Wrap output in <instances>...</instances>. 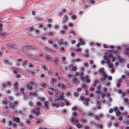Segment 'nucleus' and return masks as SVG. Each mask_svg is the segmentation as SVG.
Segmentation results:
<instances>
[{"mask_svg":"<svg viewBox=\"0 0 129 129\" xmlns=\"http://www.w3.org/2000/svg\"><path fill=\"white\" fill-rule=\"evenodd\" d=\"M61 61L62 63L63 64H67V62L66 61L67 58L65 56H63L60 57Z\"/></svg>","mask_w":129,"mask_h":129,"instance_id":"1a4fd4ad","label":"nucleus"},{"mask_svg":"<svg viewBox=\"0 0 129 129\" xmlns=\"http://www.w3.org/2000/svg\"><path fill=\"white\" fill-rule=\"evenodd\" d=\"M106 78L103 77L101 78L100 80L102 82H103V81L105 80H106Z\"/></svg>","mask_w":129,"mask_h":129,"instance_id":"69168bd1","label":"nucleus"},{"mask_svg":"<svg viewBox=\"0 0 129 129\" xmlns=\"http://www.w3.org/2000/svg\"><path fill=\"white\" fill-rule=\"evenodd\" d=\"M41 67L43 70L45 71L47 70H48V66L46 64H44L42 65Z\"/></svg>","mask_w":129,"mask_h":129,"instance_id":"2eb2a0df","label":"nucleus"},{"mask_svg":"<svg viewBox=\"0 0 129 129\" xmlns=\"http://www.w3.org/2000/svg\"><path fill=\"white\" fill-rule=\"evenodd\" d=\"M18 102L17 101H16L13 103H10L9 104V106L10 108L12 110H15L18 106Z\"/></svg>","mask_w":129,"mask_h":129,"instance_id":"f03ea898","label":"nucleus"},{"mask_svg":"<svg viewBox=\"0 0 129 129\" xmlns=\"http://www.w3.org/2000/svg\"><path fill=\"white\" fill-rule=\"evenodd\" d=\"M39 100H41V101H44L45 100V98H44L39 97Z\"/></svg>","mask_w":129,"mask_h":129,"instance_id":"13d9d810","label":"nucleus"},{"mask_svg":"<svg viewBox=\"0 0 129 129\" xmlns=\"http://www.w3.org/2000/svg\"><path fill=\"white\" fill-rule=\"evenodd\" d=\"M13 121L19 122L20 121V119L18 117H14L13 118Z\"/></svg>","mask_w":129,"mask_h":129,"instance_id":"6ab92c4d","label":"nucleus"},{"mask_svg":"<svg viewBox=\"0 0 129 129\" xmlns=\"http://www.w3.org/2000/svg\"><path fill=\"white\" fill-rule=\"evenodd\" d=\"M73 24L72 23H69L68 24V26L72 27H73Z\"/></svg>","mask_w":129,"mask_h":129,"instance_id":"680f3d73","label":"nucleus"},{"mask_svg":"<svg viewBox=\"0 0 129 129\" xmlns=\"http://www.w3.org/2000/svg\"><path fill=\"white\" fill-rule=\"evenodd\" d=\"M74 95L75 96H78L79 95V94L77 92H75L74 93Z\"/></svg>","mask_w":129,"mask_h":129,"instance_id":"774afa93","label":"nucleus"},{"mask_svg":"<svg viewBox=\"0 0 129 129\" xmlns=\"http://www.w3.org/2000/svg\"><path fill=\"white\" fill-rule=\"evenodd\" d=\"M80 121H81L84 124L86 122V120L85 119H81Z\"/></svg>","mask_w":129,"mask_h":129,"instance_id":"79ce46f5","label":"nucleus"},{"mask_svg":"<svg viewBox=\"0 0 129 129\" xmlns=\"http://www.w3.org/2000/svg\"><path fill=\"white\" fill-rule=\"evenodd\" d=\"M113 55L111 54H109L107 56L105 55L104 56V59L106 60V63H110V60L109 57H111Z\"/></svg>","mask_w":129,"mask_h":129,"instance_id":"7ed1b4c3","label":"nucleus"},{"mask_svg":"<svg viewBox=\"0 0 129 129\" xmlns=\"http://www.w3.org/2000/svg\"><path fill=\"white\" fill-rule=\"evenodd\" d=\"M124 101L126 103H127V104H128V100L127 98H124Z\"/></svg>","mask_w":129,"mask_h":129,"instance_id":"37998d69","label":"nucleus"},{"mask_svg":"<svg viewBox=\"0 0 129 129\" xmlns=\"http://www.w3.org/2000/svg\"><path fill=\"white\" fill-rule=\"evenodd\" d=\"M29 105L31 107H32L33 105V102L30 101L28 103Z\"/></svg>","mask_w":129,"mask_h":129,"instance_id":"338daca9","label":"nucleus"},{"mask_svg":"<svg viewBox=\"0 0 129 129\" xmlns=\"http://www.w3.org/2000/svg\"><path fill=\"white\" fill-rule=\"evenodd\" d=\"M48 89L50 90H48V93L50 95H53V92H56V91L55 89L52 87L49 88Z\"/></svg>","mask_w":129,"mask_h":129,"instance_id":"9d476101","label":"nucleus"},{"mask_svg":"<svg viewBox=\"0 0 129 129\" xmlns=\"http://www.w3.org/2000/svg\"><path fill=\"white\" fill-rule=\"evenodd\" d=\"M71 67H72V70L73 71H76L77 70L76 67V66H73V64H70L66 66L65 67V69L69 70Z\"/></svg>","mask_w":129,"mask_h":129,"instance_id":"20e7f679","label":"nucleus"},{"mask_svg":"<svg viewBox=\"0 0 129 129\" xmlns=\"http://www.w3.org/2000/svg\"><path fill=\"white\" fill-rule=\"evenodd\" d=\"M30 96H37V93L36 92H31L29 93Z\"/></svg>","mask_w":129,"mask_h":129,"instance_id":"5701e85b","label":"nucleus"},{"mask_svg":"<svg viewBox=\"0 0 129 129\" xmlns=\"http://www.w3.org/2000/svg\"><path fill=\"white\" fill-rule=\"evenodd\" d=\"M77 18V17L74 14H73L72 16V19H76Z\"/></svg>","mask_w":129,"mask_h":129,"instance_id":"09e8293b","label":"nucleus"},{"mask_svg":"<svg viewBox=\"0 0 129 129\" xmlns=\"http://www.w3.org/2000/svg\"><path fill=\"white\" fill-rule=\"evenodd\" d=\"M46 59L47 61H48L52 59V57L49 55H47L46 56Z\"/></svg>","mask_w":129,"mask_h":129,"instance_id":"b1692460","label":"nucleus"},{"mask_svg":"<svg viewBox=\"0 0 129 129\" xmlns=\"http://www.w3.org/2000/svg\"><path fill=\"white\" fill-rule=\"evenodd\" d=\"M97 88L98 90H100L101 88V85L99 84L98 85V86L97 87Z\"/></svg>","mask_w":129,"mask_h":129,"instance_id":"052dcab7","label":"nucleus"},{"mask_svg":"<svg viewBox=\"0 0 129 129\" xmlns=\"http://www.w3.org/2000/svg\"><path fill=\"white\" fill-rule=\"evenodd\" d=\"M72 34L74 36L77 35L76 32H75L73 30H71L69 32V34Z\"/></svg>","mask_w":129,"mask_h":129,"instance_id":"cd10ccee","label":"nucleus"},{"mask_svg":"<svg viewBox=\"0 0 129 129\" xmlns=\"http://www.w3.org/2000/svg\"><path fill=\"white\" fill-rule=\"evenodd\" d=\"M2 85L3 87H5L7 86V84L5 82L4 83H2Z\"/></svg>","mask_w":129,"mask_h":129,"instance_id":"8fccbe9b","label":"nucleus"},{"mask_svg":"<svg viewBox=\"0 0 129 129\" xmlns=\"http://www.w3.org/2000/svg\"><path fill=\"white\" fill-rule=\"evenodd\" d=\"M38 68H36V70H34V71H31V70L29 69H28L26 70V72H29L30 74H31L33 75H35L37 71H38Z\"/></svg>","mask_w":129,"mask_h":129,"instance_id":"6e6552de","label":"nucleus"},{"mask_svg":"<svg viewBox=\"0 0 129 129\" xmlns=\"http://www.w3.org/2000/svg\"><path fill=\"white\" fill-rule=\"evenodd\" d=\"M104 68H102L99 70V71H98V72L99 73H100V74H104Z\"/></svg>","mask_w":129,"mask_h":129,"instance_id":"aec40b11","label":"nucleus"},{"mask_svg":"<svg viewBox=\"0 0 129 129\" xmlns=\"http://www.w3.org/2000/svg\"><path fill=\"white\" fill-rule=\"evenodd\" d=\"M12 69L13 70V73L14 74H16V73H17L19 71L18 70L15 68H12Z\"/></svg>","mask_w":129,"mask_h":129,"instance_id":"4be33fe9","label":"nucleus"},{"mask_svg":"<svg viewBox=\"0 0 129 129\" xmlns=\"http://www.w3.org/2000/svg\"><path fill=\"white\" fill-rule=\"evenodd\" d=\"M77 114L76 112H73L72 113V117L70 118V122L72 123L74 122L76 123L75 125L76 126L79 128H80L83 126L80 123H78L79 122L78 118L77 117Z\"/></svg>","mask_w":129,"mask_h":129,"instance_id":"f257e3e1","label":"nucleus"},{"mask_svg":"<svg viewBox=\"0 0 129 129\" xmlns=\"http://www.w3.org/2000/svg\"><path fill=\"white\" fill-rule=\"evenodd\" d=\"M63 40L62 39H61L60 40H59L58 42L59 44V45H61L63 43Z\"/></svg>","mask_w":129,"mask_h":129,"instance_id":"7c9ffc66","label":"nucleus"},{"mask_svg":"<svg viewBox=\"0 0 129 129\" xmlns=\"http://www.w3.org/2000/svg\"><path fill=\"white\" fill-rule=\"evenodd\" d=\"M2 101L3 103L6 105H7L8 104V101H7L5 99L2 100Z\"/></svg>","mask_w":129,"mask_h":129,"instance_id":"a878e982","label":"nucleus"},{"mask_svg":"<svg viewBox=\"0 0 129 129\" xmlns=\"http://www.w3.org/2000/svg\"><path fill=\"white\" fill-rule=\"evenodd\" d=\"M110 71L111 73H114L115 72V70L114 68H112V69L110 70Z\"/></svg>","mask_w":129,"mask_h":129,"instance_id":"bf43d9fd","label":"nucleus"},{"mask_svg":"<svg viewBox=\"0 0 129 129\" xmlns=\"http://www.w3.org/2000/svg\"><path fill=\"white\" fill-rule=\"evenodd\" d=\"M58 87L60 89H65L66 88V86L63 84L59 83L58 84Z\"/></svg>","mask_w":129,"mask_h":129,"instance_id":"f8f14e48","label":"nucleus"},{"mask_svg":"<svg viewBox=\"0 0 129 129\" xmlns=\"http://www.w3.org/2000/svg\"><path fill=\"white\" fill-rule=\"evenodd\" d=\"M21 94V93L20 92H16L15 93V95L17 96H20Z\"/></svg>","mask_w":129,"mask_h":129,"instance_id":"6e6d98bb","label":"nucleus"},{"mask_svg":"<svg viewBox=\"0 0 129 129\" xmlns=\"http://www.w3.org/2000/svg\"><path fill=\"white\" fill-rule=\"evenodd\" d=\"M39 108L37 107L34 109L32 111H31V112L33 113H35L36 115H38L39 114Z\"/></svg>","mask_w":129,"mask_h":129,"instance_id":"423d86ee","label":"nucleus"},{"mask_svg":"<svg viewBox=\"0 0 129 129\" xmlns=\"http://www.w3.org/2000/svg\"><path fill=\"white\" fill-rule=\"evenodd\" d=\"M124 49L125 51H128L129 50V47L126 46V47H125Z\"/></svg>","mask_w":129,"mask_h":129,"instance_id":"c03bdc74","label":"nucleus"},{"mask_svg":"<svg viewBox=\"0 0 129 129\" xmlns=\"http://www.w3.org/2000/svg\"><path fill=\"white\" fill-rule=\"evenodd\" d=\"M83 65L84 67H87V68L88 67V63L87 62H86L83 63Z\"/></svg>","mask_w":129,"mask_h":129,"instance_id":"a18cd8bd","label":"nucleus"},{"mask_svg":"<svg viewBox=\"0 0 129 129\" xmlns=\"http://www.w3.org/2000/svg\"><path fill=\"white\" fill-rule=\"evenodd\" d=\"M56 80V79L55 78H52V81L53 82V84H54V83Z\"/></svg>","mask_w":129,"mask_h":129,"instance_id":"5fc2aeb1","label":"nucleus"},{"mask_svg":"<svg viewBox=\"0 0 129 129\" xmlns=\"http://www.w3.org/2000/svg\"><path fill=\"white\" fill-rule=\"evenodd\" d=\"M62 29L66 30H67L68 29V28L67 26L66 25H64L63 26Z\"/></svg>","mask_w":129,"mask_h":129,"instance_id":"49530a36","label":"nucleus"},{"mask_svg":"<svg viewBox=\"0 0 129 129\" xmlns=\"http://www.w3.org/2000/svg\"><path fill=\"white\" fill-rule=\"evenodd\" d=\"M87 115L88 116H92V112H88Z\"/></svg>","mask_w":129,"mask_h":129,"instance_id":"de8ad7c7","label":"nucleus"},{"mask_svg":"<svg viewBox=\"0 0 129 129\" xmlns=\"http://www.w3.org/2000/svg\"><path fill=\"white\" fill-rule=\"evenodd\" d=\"M94 63V61L93 60H90L89 61V63L91 64V65H92Z\"/></svg>","mask_w":129,"mask_h":129,"instance_id":"e2e57ef3","label":"nucleus"},{"mask_svg":"<svg viewBox=\"0 0 129 129\" xmlns=\"http://www.w3.org/2000/svg\"><path fill=\"white\" fill-rule=\"evenodd\" d=\"M76 51L77 52H82V49L80 48L77 47L76 49Z\"/></svg>","mask_w":129,"mask_h":129,"instance_id":"a19ab883","label":"nucleus"},{"mask_svg":"<svg viewBox=\"0 0 129 129\" xmlns=\"http://www.w3.org/2000/svg\"><path fill=\"white\" fill-rule=\"evenodd\" d=\"M26 87L27 90H28L31 91L33 88L32 86L30 85V84H28V83L26 84Z\"/></svg>","mask_w":129,"mask_h":129,"instance_id":"4468645a","label":"nucleus"},{"mask_svg":"<svg viewBox=\"0 0 129 129\" xmlns=\"http://www.w3.org/2000/svg\"><path fill=\"white\" fill-rule=\"evenodd\" d=\"M79 39V43H80L81 45H84L85 43V42L84 41V40L81 38Z\"/></svg>","mask_w":129,"mask_h":129,"instance_id":"412c9836","label":"nucleus"},{"mask_svg":"<svg viewBox=\"0 0 129 129\" xmlns=\"http://www.w3.org/2000/svg\"><path fill=\"white\" fill-rule=\"evenodd\" d=\"M59 104V105L61 107H62L64 105V103L61 102V101H60Z\"/></svg>","mask_w":129,"mask_h":129,"instance_id":"4c0bfd02","label":"nucleus"},{"mask_svg":"<svg viewBox=\"0 0 129 129\" xmlns=\"http://www.w3.org/2000/svg\"><path fill=\"white\" fill-rule=\"evenodd\" d=\"M123 116L121 115L119 116V117L118 118V120L120 121L121 120L123 119Z\"/></svg>","mask_w":129,"mask_h":129,"instance_id":"4d7b16f0","label":"nucleus"},{"mask_svg":"<svg viewBox=\"0 0 129 129\" xmlns=\"http://www.w3.org/2000/svg\"><path fill=\"white\" fill-rule=\"evenodd\" d=\"M40 76L41 78H44L45 77V75L44 74H42L40 75Z\"/></svg>","mask_w":129,"mask_h":129,"instance_id":"0e129e2a","label":"nucleus"},{"mask_svg":"<svg viewBox=\"0 0 129 129\" xmlns=\"http://www.w3.org/2000/svg\"><path fill=\"white\" fill-rule=\"evenodd\" d=\"M42 104L40 102H38L36 104V105L38 106H40Z\"/></svg>","mask_w":129,"mask_h":129,"instance_id":"603ef678","label":"nucleus"},{"mask_svg":"<svg viewBox=\"0 0 129 129\" xmlns=\"http://www.w3.org/2000/svg\"><path fill=\"white\" fill-rule=\"evenodd\" d=\"M102 76L103 77H105V78H106L107 77L108 75L107 74L104 73V74H103Z\"/></svg>","mask_w":129,"mask_h":129,"instance_id":"3c124183","label":"nucleus"},{"mask_svg":"<svg viewBox=\"0 0 129 129\" xmlns=\"http://www.w3.org/2000/svg\"><path fill=\"white\" fill-rule=\"evenodd\" d=\"M63 45L66 47H68L69 45L67 42H64V41L63 42Z\"/></svg>","mask_w":129,"mask_h":129,"instance_id":"ea45409f","label":"nucleus"},{"mask_svg":"<svg viewBox=\"0 0 129 129\" xmlns=\"http://www.w3.org/2000/svg\"><path fill=\"white\" fill-rule=\"evenodd\" d=\"M28 83L30 84V85L32 86L35 85V82L33 81L29 82Z\"/></svg>","mask_w":129,"mask_h":129,"instance_id":"c85d7f7f","label":"nucleus"},{"mask_svg":"<svg viewBox=\"0 0 129 129\" xmlns=\"http://www.w3.org/2000/svg\"><path fill=\"white\" fill-rule=\"evenodd\" d=\"M121 112L119 111L116 112V115L117 116H118L121 115Z\"/></svg>","mask_w":129,"mask_h":129,"instance_id":"2f4dec72","label":"nucleus"},{"mask_svg":"<svg viewBox=\"0 0 129 129\" xmlns=\"http://www.w3.org/2000/svg\"><path fill=\"white\" fill-rule=\"evenodd\" d=\"M6 35V34L5 32L0 33V36L2 37H3Z\"/></svg>","mask_w":129,"mask_h":129,"instance_id":"72a5a7b5","label":"nucleus"},{"mask_svg":"<svg viewBox=\"0 0 129 129\" xmlns=\"http://www.w3.org/2000/svg\"><path fill=\"white\" fill-rule=\"evenodd\" d=\"M88 75H86L85 76V77H81V79L82 81H83V82H84L86 80V82L87 83H89L90 82V80L89 79H88Z\"/></svg>","mask_w":129,"mask_h":129,"instance_id":"0eeeda50","label":"nucleus"},{"mask_svg":"<svg viewBox=\"0 0 129 129\" xmlns=\"http://www.w3.org/2000/svg\"><path fill=\"white\" fill-rule=\"evenodd\" d=\"M51 106L52 107H55L56 108H58L59 107V102L54 103L51 104Z\"/></svg>","mask_w":129,"mask_h":129,"instance_id":"dca6fc26","label":"nucleus"},{"mask_svg":"<svg viewBox=\"0 0 129 129\" xmlns=\"http://www.w3.org/2000/svg\"><path fill=\"white\" fill-rule=\"evenodd\" d=\"M123 80L122 79H119L117 81V82L116 84V87H119L122 85V82Z\"/></svg>","mask_w":129,"mask_h":129,"instance_id":"ddd939ff","label":"nucleus"},{"mask_svg":"<svg viewBox=\"0 0 129 129\" xmlns=\"http://www.w3.org/2000/svg\"><path fill=\"white\" fill-rule=\"evenodd\" d=\"M60 50L61 51V53H63V52L64 51V50H65L64 48L63 47H62L60 48Z\"/></svg>","mask_w":129,"mask_h":129,"instance_id":"e433bc0d","label":"nucleus"},{"mask_svg":"<svg viewBox=\"0 0 129 129\" xmlns=\"http://www.w3.org/2000/svg\"><path fill=\"white\" fill-rule=\"evenodd\" d=\"M68 18V16L67 15H65L64 16V18H63V20L62 22V23L64 24L66 23Z\"/></svg>","mask_w":129,"mask_h":129,"instance_id":"f3484780","label":"nucleus"},{"mask_svg":"<svg viewBox=\"0 0 129 129\" xmlns=\"http://www.w3.org/2000/svg\"><path fill=\"white\" fill-rule=\"evenodd\" d=\"M78 80L76 78H74L72 79V81L73 83H76L77 81Z\"/></svg>","mask_w":129,"mask_h":129,"instance_id":"c9c22d12","label":"nucleus"},{"mask_svg":"<svg viewBox=\"0 0 129 129\" xmlns=\"http://www.w3.org/2000/svg\"><path fill=\"white\" fill-rule=\"evenodd\" d=\"M83 104L85 106H87L88 104V102H86L85 101H84L83 102Z\"/></svg>","mask_w":129,"mask_h":129,"instance_id":"864d4df0","label":"nucleus"},{"mask_svg":"<svg viewBox=\"0 0 129 129\" xmlns=\"http://www.w3.org/2000/svg\"><path fill=\"white\" fill-rule=\"evenodd\" d=\"M120 56H118V58L119 59L118 60L120 62L123 63L124 62V59L122 58H120Z\"/></svg>","mask_w":129,"mask_h":129,"instance_id":"393cba45","label":"nucleus"},{"mask_svg":"<svg viewBox=\"0 0 129 129\" xmlns=\"http://www.w3.org/2000/svg\"><path fill=\"white\" fill-rule=\"evenodd\" d=\"M49 104V103L48 101H45L44 103V108L46 109H49L50 108V107Z\"/></svg>","mask_w":129,"mask_h":129,"instance_id":"9b49d317","label":"nucleus"},{"mask_svg":"<svg viewBox=\"0 0 129 129\" xmlns=\"http://www.w3.org/2000/svg\"><path fill=\"white\" fill-rule=\"evenodd\" d=\"M109 66L110 68H113L114 65L113 63H108Z\"/></svg>","mask_w":129,"mask_h":129,"instance_id":"f704fd0d","label":"nucleus"},{"mask_svg":"<svg viewBox=\"0 0 129 129\" xmlns=\"http://www.w3.org/2000/svg\"><path fill=\"white\" fill-rule=\"evenodd\" d=\"M42 122V120L41 119H38L36 121V123L37 124H39L41 123Z\"/></svg>","mask_w":129,"mask_h":129,"instance_id":"58836bf2","label":"nucleus"},{"mask_svg":"<svg viewBox=\"0 0 129 129\" xmlns=\"http://www.w3.org/2000/svg\"><path fill=\"white\" fill-rule=\"evenodd\" d=\"M44 50H46L47 51L49 52H50L52 51V49H49L47 47H45L44 48Z\"/></svg>","mask_w":129,"mask_h":129,"instance_id":"473e14b6","label":"nucleus"},{"mask_svg":"<svg viewBox=\"0 0 129 129\" xmlns=\"http://www.w3.org/2000/svg\"><path fill=\"white\" fill-rule=\"evenodd\" d=\"M18 83L17 82H15L14 84V88L16 90H17L18 89Z\"/></svg>","mask_w":129,"mask_h":129,"instance_id":"bb28decb","label":"nucleus"},{"mask_svg":"<svg viewBox=\"0 0 129 129\" xmlns=\"http://www.w3.org/2000/svg\"><path fill=\"white\" fill-rule=\"evenodd\" d=\"M28 57L32 60H37L39 59V56L36 54L34 55H29Z\"/></svg>","mask_w":129,"mask_h":129,"instance_id":"39448f33","label":"nucleus"},{"mask_svg":"<svg viewBox=\"0 0 129 129\" xmlns=\"http://www.w3.org/2000/svg\"><path fill=\"white\" fill-rule=\"evenodd\" d=\"M23 98L24 100H26L28 99V96L26 94L23 95Z\"/></svg>","mask_w":129,"mask_h":129,"instance_id":"c756f323","label":"nucleus"},{"mask_svg":"<svg viewBox=\"0 0 129 129\" xmlns=\"http://www.w3.org/2000/svg\"><path fill=\"white\" fill-rule=\"evenodd\" d=\"M64 94V93L63 92H62L60 95L59 96V99H57V100H59V99L60 101H61L62 100H63L64 99V98L63 96V95Z\"/></svg>","mask_w":129,"mask_h":129,"instance_id":"a211bd4d","label":"nucleus"}]
</instances>
